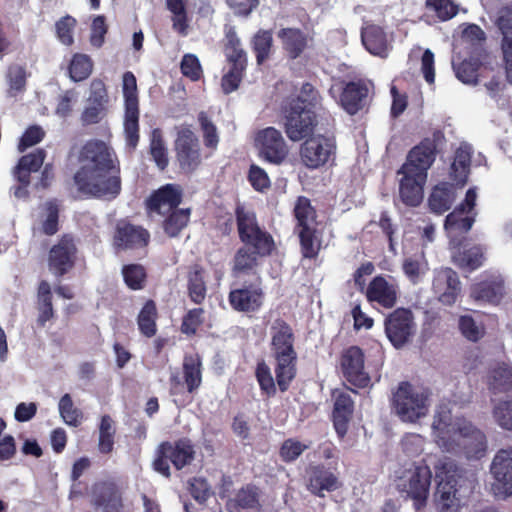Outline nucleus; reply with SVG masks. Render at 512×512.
<instances>
[{"mask_svg": "<svg viewBox=\"0 0 512 512\" xmlns=\"http://www.w3.org/2000/svg\"><path fill=\"white\" fill-rule=\"evenodd\" d=\"M456 200V188L449 182L435 185L428 197V207L431 212L442 215L452 207Z\"/></svg>", "mask_w": 512, "mask_h": 512, "instance_id": "f704fd0d", "label": "nucleus"}, {"mask_svg": "<svg viewBox=\"0 0 512 512\" xmlns=\"http://www.w3.org/2000/svg\"><path fill=\"white\" fill-rule=\"evenodd\" d=\"M334 406L332 420L334 429L340 439H343L349 428V423L354 413V401L346 391L335 390L332 392Z\"/></svg>", "mask_w": 512, "mask_h": 512, "instance_id": "a878e982", "label": "nucleus"}, {"mask_svg": "<svg viewBox=\"0 0 512 512\" xmlns=\"http://www.w3.org/2000/svg\"><path fill=\"white\" fill-rule=\"evenodd\" d=\"M456 464L451 460L440 461L435 465V480L437 483V494L440 499L445 501L455 497L457 492V473Z\"/></svg>", "mask_w": 512, "mask_h": 512, "instance_id": "c85d7f7f", "label": "nucleus"}, {"mask_svg": "<svg viewBox=\"0 0 512 512\" xmlns=\"http://www.w3.org/2000/svg\"><path fill=\"white\" fill-rule=\"evenodd\" d=\"M361 41L372 55L386 58L389 53L387 35L384 29L373 23H365L361 28Z\"/></svg>", "mask_w": 512, "mask_h": 512, "instance_id": "473e14b6", "label": "nucleus"}, {"mask_svg": "<svg viewBox=\"0 0 512 512\" xmlns=\"http://www.w3.org/2000/svg\"><path fill=\"white\" fill-rule=\"evenodd\" d=\"M286 101L290 103L298 101V106L309 108L316 113L318 110L323 109V97L319 90L310 82H304L299 94L295 97L287 98Z\"/></svg>", "mask_w": 512, "mask_h": 512, "instance_id": "de8ad7c7", "label": "nucleus"}, {"mask_svg": "<svg viewBox=\"0 0 512 512\" xmlns=\"http://www.w3.org/2000/svg\"><path fill=\"white\" fill-rule=\"evenodd\" d=\"M308 448L309 445L304 444L294 438H288L281 444L279 449V456L283 462L291 463L297 460Z\"/></svg>", "mask_w": 512, "mask_h": 512, "instance_id": "338daca9", "label": "nucleus"}, {"mask_svg": "<svg viewBox=\"0 0 512 512\" xmlns=\"http://www.w3.org/2000/svg\"><path fill=\"white\" fill-rule=\"evenodd\" d=\"M477 212L466 214L462 208H455L450 212L444 221V228L450 237H457L467 234L476 220Z\"/></svg>", "mask_w": 512, "mask_h": 512, "instance_id": "58836bf2", "label": "nucleus"}, {"mask_svg": "<svg viewBox=\"0 0 512 512\" xmlns=\"http://www.w3.org/2000/svg\"><path fill=\"white\" fill-rule=\"evenodd\" d=\"M260 507V489L254 484L242 486L226 502L228 512H241L243 510H255Z\"/></svg>", "mask_w": 512, "mask_h": 512, "instance_id": "c9c22d12", "label": "nucleus"}, {"mask_svg": "<svg viewBox=\"0 0 512 512\" xmlns=\"http://www.w3.org/2000/svg\"><path fill=\"white\" fill-rule=\"evenodd\" d=\"M45 158L46 151L42 148H37L31 153L23 155L14 168V178L27 182V178L31 179V173L37 172L42 167Z\"/></svg>", "mask_w": 512, "mask_h": 512, "instance_id": "ea45409f", "label": "nucleus"}, {"mask_svg": "<svg viewBox=\"0 0 512 512\" xmlns=\"http://www.w3.org/2000/svg\"><path fill=\"white\" fill-rule=\"evenodd\" d=\"M454 423L451 411L446 408L438 410L433 419L432 428L438 443L447 449H449L450 440H452Z\"/></svg>", "mask_w": 512, "mask_h": 512, "instance_id": "c03bdc74", "label": "nucleus"}, {"mask_svg": "<svg viewBox=\"0 0 512 512\" xmlns=\"http://www.w3.org/2000/svg\"><path fill=\"white\" fill-rule=\"evenodd\" d=\"M124 283L131 290H142L146 286L147 271L141 264H126L122 267Z\"/></svg>", "mask_w": 512, "mask_h": 512, "instance_id": "4d7b16f0", "label": "nucleus"}, {"mask_svg": "<svg viewBox=\"0 0 512 512\" xmlns=\"http://www.w3.org/2000/svg\"><path fill=\"white\" fill-rule=\"evenodd\" d=\"M157 318L158 310L156 303L154 300L149 299L144 303L137 317L138 328L143 336L151 338L156 335Z\"/></svg>", "mask_w": 512, "mask_h": 512, "instance_id": "49530a36", "label": "nucleus"}, {"mask_svg": "<svg viewBox=\"0 0 512 512\" xmlns=\"http://www.w3.org/2000/svg\"><path fill=\"white\" fill-rule=\"evenodd\" d=\"M124 488L115 478L109 477L96 481L91 487V505L104 512L122 511Z\"/></svg>", "mask_w": 512, "mask_h": 512, "instance_id": "a211bd4d", "label": "nucleus"}, {"mask_svg": "<svg viewBox=\"0 0 512 512\" xmlns=\"http://www.w3.org/2000/svg\"><path fill=\"white\" fill-rule=\"evenodd\" d=\"M195 457L194 446L187 438H182L174 443L162 442L157 450V457L153 462L154 470L165 477H170L169 462L177 469L181 470L189 465Z\"/></svg>", "mask_w": 512, "mask_h": 512, "instance_id": "1a4fd4ad", "label": "nucleus"}, {"mask_svg": "<svg viewBox=\"0 0 512 512\" xmlns=\"http://www.w3.org/2000/svg\"><path fill=\"white\" fill-rule=\"evenodd\" d=\"M78 248L71 234H63L48 253V268L56 278L67 275L76 265Z\"/></svg>", "mask_w": 512, "mask_h": 512, "instance_id": "f3484780", "label": "nucleus"}, {"mask_svg": "<svg viewBox=\"0 0 512 512\" xmlns=\"http://www.w3.org/2000/svg\"><path fill=\"white\" fill-rule=\"evenodd\" d=\"M235 217L243 247L250 248L260 257L270 256L276 248L274 239L269 232L260 228L255 213L246 210L243 205H237Z\"/></svg>", "mask_w": 512, "mask_h": 512, "instance_id": "423d86ee", "label": "nucleus"}, {"mask_svg": "<svg viewBox=\"0 0 512 512\" xmlns=\"http://www.w3.org/2000/svg\"><path fill=\"white\" fill-rule=\"evenodd\" d=\"M472 148L469 144H461L455 151L451 164V177L458 183L465 184L470 170Z\"/></svg>", "mask_w": 512, "mask_h": 512, "instance_id": "a18cd8bd", "label": "nucleus"}, {"mask_svg": "<svg viewBox=\"0 0 512 512\" xmlns=\"http://www.w3.org/2000/svg\"><path fill=\"white\" fill-rule=\"evenodd\" d=\"M255 146L258 157L272 165H282L289 155V147L281 131L275 127L259 130L255 136Z\"/></svg>", "mask_w": 512, "mask_h": 512, "instance_id": "ddd939ff", "label": "nucleus"}, {"mask_svg": "<svg viewBox=\"0 0 512 512\" xmlns=\"http://www.w3.org/2000/svg\"><path fill=\"white\" fill-rule=\"evenodd\" d=\"M77 26V20L71 15L61 17L55 23V33L59 42L65 46L74 44V30Z\"/></svg>", "mask_w": 512, "mask_h": 512, "instance_id": "680f3d73", "label": "nucleus"}, {"mask_svg": "<svg viewBox=\"0 0 512 512\" xmlns=\"http://www.w3.org/2000/svg\"><path fill=\"white\" fill-rule=\"evenodd\" d=\"M445 142V135L440 129L432 132L431 136L423 138L408 152L406 161L401 166L403 170L417 172L428 176V170L436 160L438 147Z\"/></svg>", "mask_w": 512, "mask_h": 512, "instance_id": "9d476101", "label": "nucleus"}, {"mask_svg": "<svg viewBox=\"0 0 512 512\" xmlns=\"http://www.w3.org/2000/svg\"><path fill=\"white\" fill-rule=\"evenodd\" d=\"M175 158L179 169L185 174L194 173L202 163L199 139L190 126L177 130L174 141Z\"/></svg>", "mask_w": 512, "mask_h": 512, "instance_id": "9b49d317", "label": "nucleus"}, {"mask_svg": "<svg viewBox=\"0 0 512 512\" xmlns=\"http://www.w3.org/2000/svg\"><path fill=\"white\" fill-rule=\"evenodd\" d=\"M260 254H256L248 247H240L233 259L232 272L234 275L249 274L258 266Z\"/></svg>", "mask_w": 512, "mask_h": 512, "instance_id": "3c124183", "label": "nucleus"}, {"mask_svg": "<svg viewBox=\"0 0 512 512\" xmlns=\"http://www.w3.org/2000/svg\"><path fill=\"white\" fill-rule=\"evenodd\" d=\"M426 7L435 12L441 21H448L458 14L459 6L453 0H426Z\"/></svg>", "mask_w": 512, "mask_h": 512, "instance_id": "69168bd1", "label": "nucleus"}, {"mask_svg": "<svg viewBox=\"0 0 512 512\" xmlns=\"http://www.w3.org/2000/svg\"><path fill=\"white\" fill-rule=\"evenodd\" d=\"M59 413L63 421L72 427H78L82 423L83 413L76 408L70 394H64L59 401Z\"/></svg>", "mask_w": 512, "mask_h": 512, "instance_id": "052dcab7", "label": "nucleus"}, {"mask_svg": "<svg viewBox=\"0 0 512 512\" xmlns=\"http://www.w3.org/2000/svg\"><path fill=\"white\" fill-rule=\"evenodd\" d=\"M183 190L179 184L167 183L154 190L145 201L149 214L164 216L182 203Z\"/></svg>", "mask_w": 512, "mask_h": 512, "instance_id": "aec40b11", "label": "nucleus"}, {"mask_svg": "<svg viewBox=\"0 0 512 512\" xmlns=\"http://www.w3.org/2000/svg\"><path fill=\"white\" fill-rule=\"evenodd\" d=\"M299 146V161L308 170H320L335 165L337 141L334 135L312 134Z\"/></svg>", "mask_w": 512, "mask_h": 512, "instance_id": "39448f33", "label": "nucleus"}, {"mask_svg": "<svg viewBox=\"0 0 512 512\" xmlns=\"http://www.w3.org/2000/svg\"><path fill=\"white\" fill-rule=\"evenodd\" d=\"M366 298L369 302H376L380 306L390 309L397 302V288L390 284L383 276L374 277L366 288Z\"/></svg>", "mask_w": 512, "mask_h": 512, "instance_id": "7c9ffc66", "label": "nucleus"}, {"mask_svg": "<svg viewBox=\"0 0 512 512\" xmlns=\"http://www.w3.org/2000/svg\"><path fill=\"white\" fill-rule=\"evenodd\" d=\"M340 368L343 377L357 388L369 386L371 378L365 370V354L359 346H349L340 355Z\"/></svg>", "mask_w": 512, "mask_h": 512, "instance_id": "6ab92c4d", "label": "nucleus"}, {"mask_svg": "<svg viewBox=\"0 0 512 512\" xmlns=\"http://www.w3.org/2000/svg\"><path fill=\"white\" fill-rule=\"evenodd\" d=\"M488 389L494 393L512 392V365L501 363L491 369L487 378Z\"/></svg>", "mask_w": 512, "mask_h": 512, "instance_id": "79ce46f5", "label": "nucleus"}, {"mask_svg": "<svg viewBox=\"0 0 512 512\" xmlns=\"http://www.w3.org/2000/svg\"><path fill=\"white\" fill-rule=\"evenodd\" d=\"M265 292L262 278L257 275L252 281L231 288L228 293V303L231 309L239 313H256L264 305Z\"/></svg>", "mask_w": 512, "mask_h": 512, "instance_id": "f8f14e48", "label": "nucleus"}, {"mask_svg": "<svg viewBox=\"0 0 512 512\" xmlns=\"http://www.w3.org/2000/svg\"><path fill=\"white\" fill-rule=\"evenodd\" d=\"M197 120L202 133L204 146L211 151L217 150L220 136L216 125L205 111L198 113Z\"/></svg>", "mask_w": 512, "mask_h": 512, "instance_id": "5fc2aeb1", "label": "nucleus"}, {"mask_svg": "<svg viewBox=\"0 0 512 512\" xmlns=\"http://www.w3.org/2000/svg\"><path fill=\"white\" fill-rule=\"evenodd\" d=\"M493 477L491 491L501 500L512 497V447L500 449L496 452L490 465Z\"/></svg>", "mask_w": 512, "mask_h": 512, "instance_id": "dca6fc26", "label": "nucleus"}, {"mask_svg": "<svg viewBox=\"0 0 512 512\" xmlns=\"http://www.w3.org/2000/svg\"><path fill=\"white\" fill-rule=\"evenodd\" d=\"M295 335L291 326L282 318L271 326V350L276 360L274 368L276 382L281 392H286L297 375V352Z\"/></svg>", "mask_w": 512, "mask_h": 512, "instance_id": "f03ea898", "label": "nucleus"}, {"mask_svg": "<svg viewBox=\"0 0 512 512\" xmlns=\"http://www.w3.org/2000/svg\"><path fill=\"white\" fill-rule=\"evenodd\" d=\"M458 433L465 439L464 449L468 458L480 459L487 450V439L484 432L465 418L455 420L452 436Z\"/></svg>", "mask_w": 512, "mask_h": 512, "instance_id": "4be33fe9", "label": "nucleus"}, {"mask_svg": "<svg viewBox=\"0 0 512 512\" xmlns=\"http://www.w3.org/2000/svg\"><path fill=\"white\" fill-rule=\"evenodd\" d=\"M277 37L281 42L282 49L290 60H295L309 48V42L312 39L300 28H281L277 32Z\"/></svg>", "mask_w": 512, "mask_h": 512, "instance_id": "c756f323", "label": "nucleus"}, {"mask_svg": "<svg viewBox=\"0 0 512 512\" xmlns=\"http://www.w3.org/2000/svg\"><path fill=\"white\" fill-rule=\"evenodd\" d=\"M283 129L289 140L299 142L314 134L318 125L317 113L309 108L298 106V101H284L281 107Z\"/></svg>", "mask_w": 512, "mask_h": 512, "instance_id": "0eeeda50", "label": "nucleus"}, {"mask_svg": "<svg viewBox=\"0 0 512 512\" xmlns=\"http://www.w3.org/2000/svg\"><path fill=\"white\" fill-rule=\"evenodd\" d=\"M165 3L167 9L172 13L173 30L182 36H186L189 28L186 0H165Z\"/></svg>", "mask_w": 512, "mask_h": 512, "instance_id": "603ef678", "label": "nucleus"}, {"mask_svg": "<svg viewBox=\"0 0 512 512\" xmlns=\"http://www.w3.org/2000/svg\"><path fill=\"white\" fill-rule=\"evenodd\" d=\"M433 289L442 305H454L462 291L457 272L450 267L439 269L433 279Z\"/></svg>", "mask_w": 512, "mask_h": 512, "instance_id": "5701e85b", "label": "nucleus"}, {"mask_svg": "<svg viewBox=\"0 0 512 512\" xmlns=\"http://www.w3.org/2000/svg\"><path fill=\"white\" fill-rule=\"evenodd\" d=\"M114 422L109 415H103L99 426L98 449L102 454H109L114 448Z\"/></svg>", "mask_w": 512, "mask_h": 512, "instance_id": "13d9d810", "label": "nucleus"}, {"mask_svg": "<svg viewBox=\"0 0 512 512\" xmlns=\"http://www.w3.org/2000/svg\"><path fill=\"white\" fill-rule=\"evenodd\" d=\"M492 416L500 428L512 431V399L497 401L493 405Z\"/></svg>", "mask_w": 512, "mask_h": 512, "instance_id": "e2e57ef3", "label": "nucleus"}, {"mask_svg": "<svg viewBox=\"0 0 512 512\" xmlns=\"http://www.w3.org/2000/svg\"><path fill=\"white\" fill-rule=\"evenodd\" d=\"M300 244V252L305 259H316L322 249V232L317 227H304L295 230Z\"/></svg>", "mask_w": 512, "mask_h": 512, "instance_id": "4c0bfd02", "label": "nucleus"}, {"mask_svg": "<svg viewBox=\"0 0 512 512\" xmlns=\"http://www.w3.org/2000/svg\"><path fill=\"white\" fill-rule=\"evenodd\" d=\"M458 327L461 334L469 341L477 342L485 334V328L478 324L470 315H462L458 321Z\"/></svg>", "mask_w": 512, "mask_h": 512, "instance_id": "0e129e2a", "label": "nucleus"}, {"mask_svg": "<svg viewBox=\"0 0 512 512\" xmlns=\"http://www.w3.org/2000/svg\"><path fill=\"white\" fill-rule=\"evenodd\" d=\"M164 216L162 229L168 237L175 238L187 227L191 217V209L177 207L166 212Z\"/></svg>", "mask_w": 512, "mask_h": 512, "instance_id": "37998d69", "label": "nucleus"}, {"mask_svg": "<svg viewBox=\"0 0 512 512\" xmlns=\"http://www.w3.org/2000/svg\"><path fill=\"white\" fill-rule=\"evenodd\" d=\"M204 313L205 311L203 308H193L188 310L182 318L180 326L181 332L187 336L195 335L199 327L204 322Z\"/></svg>", "mask_w": 512, "mask_h": 512, "instance_id": "774afa93", "label": "nucleus"}, {"mask_svg": "<svg viewBox=\"0 0 512 512\" xmlns=\"http://www.w3.org/2000/svg\"><path fill=\"white\" fill-rule=\"evenodd\" d=\"M206 271L199 265L194 264L187 272V294L191 302L197 305L204 303L207 296V283L205 280Z\"/></svg>", "mask_w": 512, "mask_h": 512, "instance_id": "e433bc0d", "label": "nucleus"}, {"mask_svg": "<svg viewBox=\"0 0 512 512\" xmlns=\"http://www.w3.org/2000/svg\"><path fill=\"white\" fill-rule=\"evenodd\" d=\"M495 26L502 36L501 50L506 80L512 84V5L503 6L498 10Z\"/></svg>", "mask_w": 512, "mask_h": 512, "instance_id": "393cba45", "label": "nucleus"}, {"mask_svg": "<svg viewBox=\"0 0 512 512\" xmlns=\"http://www.w3.org/2000/svg\"><path fill=\"white\" fill-rule=\"evenodd\" d=\"M251 48L257 65H263L271 56L273 35L271 30L259 29L251 40Z\"/></svg>", "mask_w": 512, "mask_h": 512, "instance_id": "09e8293b", "label": "nucleus"}, {"mask_svg": "<svg viewBox=\"0 0 512 512\" xmlns=\"http://www.w3.org/2000/svg\"><path fill=\"white\" fill-rule=\"evenodd\" d=\"M45 158L46 151L42 148H37L31 153L23 155L14 168V178L27 182V178L31 179V173L37 172L42 167Z\"/></svg>", "mask_w": 512, "mask_h": 512, "instance_id": "a19ab883", "label": "nucleus"}, {"mask_svg": "<svg viewBox=\"0 0 512 512\" xmlns=\"http://www.w3.org/2000/svg\"><path fill=\"white\" fill-rule=\"evenodd\" d=\"M149 152L156 166L161 171L168 167L169 159L167 148L165 146L162 132L158 128L154 129L151 133Z\"/></svg>", "mask_w": 512, "mask_h": 512, "instance_id": "6e6d98bb", "label": "nucleus"}, {"mask_svg": "<svg viewBox=\"0 0 512 512\" xmlns=\"http://www.w3.org/2000/svg\"><path fill=\"white\" fill-rule=\"evenodd\" d=\"M430 396L428 388L402 381L392 392L391 408L403 422L415 423L427 415Z\"/></svg>", "mask_w": 512, "mask_h": 512, "instance_id": "7ed1b4c3", "label": "nucleus"}, {"mask_svg": "<svg viewBox=\"0 0 512 512\" xmlns=\"http://www.w3.org/2000/svg\"><path fill=\"white\" fill-rule=\"evenodd\" d=\"M80 167L73 176L77 191L85 198L113 200L122 190L120 161L101 140H89L79 155Z\"/></svg>", "mask_w": 512, "mask_h": 512, "instance_id": "f257e3e1", "label": "nucleus"}, {"mask_svg": "<svg viewBox=\"0 0 512 512\" xmlns=\"http://www.w3.org/2000/svg\"><path fill=\"white\" fill-rule=\"evenodd\" d=\"M224 54L229 68L246 71L248 63L247 53L241 47V40L233 26L225 29Z\"/></svg>", "mask_w": 512, "mask_h": 512, "instance_id": "72a5a7b5", "label": "nucleus"}, {"mask_svg": "<svg viewBox=\"0 0 512 512\" xmlns=\"http://www.w3.org/2000/svg\"><path fill=\"white\" fill-rule=\"evenodd\" d=\"M368 94L369 88L365 81H349L342 87L339 103L348 114L355 115L366 105Z\"/></svg>", "mask_w": 512, "mask_h": 512, "instance_id": "cd10ccee", "label": "nucleus"}, {"mask_svg": "<svg viewBox=\"0 0 512 512\" xmlns=\"http://www.w3.org/2000/svg\"><path fill=\"white\" fill-rule=\"evenodd\" d=\"M124 97V132L126 144L135 149L139 142V97L137 80L133 72L126 71L122 77Z\"/></svg>", "mask_w": 512, "mask_h": 512, "instance_id": "6e6552de", "label": "nucleus"}, {"mask_svg": "<svg viewBox=\"0 0 512 512\" xmlns=\"http://www.w3.org/2000/svg\"><path fill=\"white\" fill-rule=\"evenodd\" d=\"M484 261V254L480 246H473L466 249L454 257V262L462 269L470 271L478 269L482 266Z\"/></svg>", "mask_w": 512, "mask_h": 512, "instance_id": "bf43d9fd", "label": "nucleus"}, {"mask_svg": "<svg viewBox=\"0 0 512 512\" xmlns=\"http://www.w3.org/2000/svg\"><path fill=\"white\" fill-rule=\"evenodd\" d=\"M93 61L92 59L82 53H75L72 56L68 66L69 77L74 82L86 80L92 73Z\"/></svg>", "mask_w": 512, "mask_h": 512, "instance_id": "864d4df0", "label": "nucleus"}, {"mask_svg": "<svg viewBox=\"0 0 512 512\" xmlns=\"http://www.w3.org/2000/svg\"><path fill=\"white\" fill-rule=\"evenodd\" d=\"M505 295L504 280L499 277H491L475 283L471 287V297L475 301L497 305Z\"/></svg>", "mask_w": 512, "mask_h": 512, "instance_id": "2f4dec72", "label": "nucleus"}, {"mask_svg": "<svg viewBox=\"0 0 512 512\" xmlns=\"http://www.w3.org/2000/svg\"><path fill=\"white\" fill-rule=\"evenodd\" d=\"M431 481V469L422 460L404 468L396 477L395 485L401 494L413 501L414 508L419 511L427 505Z\"/></svg>", "mask_w": 512, "mask_h": 512, "instance_id": "20e7f679", "label": "nucleus"}, {"mask_svg": "<svg viewBox=\"0 0 512 512\" xmlns=\"http://www.w3.org/2000/svg\"><path fill=\"white\" fill-rule=\"evenodd\" d=\"M293 214L296 219L295 230L317 225L316 210L312 206L310 199L305 196H299L297 198L293 209Z\"/></svg>", "mask_w": 512, "mask_h": 512, "instance_id": "8fccbe9b", "label": "nucleus"}, {"mask_svg": "<svg viewBox=\"0 0 512 512\" xmlns=\"http://www.w3.org/2000/svg\"><path fill=\"white\" fill-rule=\"evenodd\" d=\"M149 241L150 234L145 228L124 220L117 223L113 236V245L116 249H139L146 247Z\"/></svg>", "mask_w": 512, "mask_h": 512, "instance_id": "b1692460", "label": "nucleus"}, {"mask_svg": "<svg viewBox=\"0 0 512 512\" xmlns=\"http://www.w3.org/2000/svg\"><path fill=\"white\" fill-rule=\"evenodd\" d=\"M385 334L396 349L409 343L416 332L414 315L408 308L399 307L389 313L384 320Z\"/></svg>", "mask_w": 512, "mask_h": 512, "instance_id": "4468645a", "label": "nucleus"}, {"mask_svg": "<svg viewBox=\"0 0 512 512\" xmlns=\"http://www.w3.org/2000/svg\"><path fill=\"white\" fill-rule=\"evenodd\" d=\"M306 489L314 496L325 497V492L331 493L342 487L339 477L324 464L311 465L306 470Z\"/></svg>", "mask_w": 512, "mask_h": 512, "instance_id": "412c9836", "label": "nucleus"}, {"mask_svg": "<svg viewBox=\"0 0 512 512\" xmlns=\"http://www.w3.org/2000/svg\"><path fill=\"white\" fill-rule=\"evenodd\" d=\"M203 382V364L198 354L185 355L182 363V379L177 373L169 378L170 395L177 396L183 389L190 395L198 392Z\"/></svg>", "mask_w": 512, "mask_h": 512, "instance_id": "2eb2a0df", "label": "nucleus"}, {"mask_svg": "<svg viewBox=\"0 0 512 512\" xmlns=\"http://www.w3.org/2000/svg\"><path fill=\"white\" fill-rule=\"evenodd\" d=\"M398 173L403 175L399 185V194L402 202L407 206H418L423 200L427 176L424 175L423 177L417 172H409L402 168L399 169Z\"/></svg>", "mask_w": 512, "mask_h": 512, "instance_id": "bb28decb", "label": "nucleus"}]
</instances>
